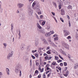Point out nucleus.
I'll use <instances>...</instances> for the list:
<instances>
[{
    "instance_id": "2eb2a0df",
    "label": "nucleus",
    "mask_w": 78,
    "mask_h": 78,
    "mask_svg": "<svg viewBox=\"0 0 78 78\" xmlns=\"http://www.w3.org/2000/svg\"><path fill=\"white\" fill-rule=\"evenodd\" d=\"M39 73V71H38V70H36L35 71V73H34V75H33V76H35L36 74H37V75Z\"/></svg>"
},
{
    "instance_id": "052dcab7",
    "label": "nucleus",
    "mask_w": 78,
    "mask_h": 78,
    "mask_svg": "<svg viewBox=\"0 0 78 78\" xmlns=\"http://www.w3.org/2000/svg\"><path fill=\"white\" fill-rule=\"evenodd\" d=\"M47 72L48 73L50 72H51V69H50L49 70L47 71Z\"/></svg>"
},
{
    "instance_id": "1a4fd4ad",
    "label": "nucleus",
    "mask_w": 78,
    "mask_h": 78,
    "mask_svg": "<svg viewBox=\"0 0 78 78\" xmlns=\"http://www.w3.org/2000/svg\"><path fill=\"white\" fill-rule=\"evenodd\" d=\"M52 58V57L46 56L45 57V59H47V60H50Z\"/></svg>"
},
{
    "instance_id": "4be33fe9",
    "label": "nucleus",
    "mask_w": 78,
    "mask_h": 78,
    "mask_svg": "<svg viewBox=\"0 0 78 78\" xmlns=\"http://www.w3.org/2000/svg\"><path fill=\"white\" fill-rule=\"evenodd\" d=\"M41 41H43L45 39L44 38V37H43L42 36L41 37Z\"/></svg>"
},
{
    "instance_id": "5fc2aeb1",
    "label": "nucleus",
    "mask_w": 78,
    "mask_h": 78,
    "mask_svg": "<svg viewBox=\"0 0 78 78\" xmlns=\"http://www.w3.org/2000/svg\"><path fill=\"white\" fill-rule=\"evenodd\" d=\"M52 65H53L54 66H55V64H56V62H52Z\"/></svg>"
},
{
    "instance_id": "412c9836",
    "label": "nucleus",
    "mask_w": 78,
    "mask_h": 78,
    "mask_svg": "<svg viewBox=\"0 0 78 78\" xmlns=\"http://www.w3.org/2000/svg\"><path fill=\"white\" fill-rule=\"evenodd\" d=\"M55 60H58V59H59V57H58L57 56H55Z\"/></svg>"
},
{
    "instance_id": "cd10ccee",
    "label": "nucleus",
    "mask_w": 78,
    "mask_h": 78,
    "mask_svg": "<svg viewBox=\"0 0 78 78\" xmlns=\"http://www.w3.org/2000/svg\"><path fill=\"white\" fill-rule=\"evenodd\" d=\"M72 39V37L70 36H69L67 37V39Z\"/></svg>"
},
{
    "instance_id": "a211bd4d",
    "label": "nucleus",
    "mask_w": 78,
    "mask_h": 78,
    "mask_svg": "<svg viewBox=\"0 0 78 78\" xmlns=\"http://www.w3.org/2000/svg\"><path fill=\"white\" fill-rule=\"evenodd\" d=\"M37 27L38 28H39V29H41V28H42V27H41L40 26V25H39V23H37Z\"/></svg>"
},
{
    "instance_id": "13d9d810",
    "label": "nucleus",
    "mask_w": 78,
    "mask_h": 78,
    "mask_svg": "<svg viewBox=\"0 0 78 78\" xmlns=\"http://www.w3.org/2000/svg\"><path fill=\"white\" fill-rule=\"evenodd\" d=\"M47 67L46 68L47 70H50V68H49V67Z\"/></svg>"
},
{
    "instance_id": "8fccbe9b",
    "label": "nucleus",
    "mask_w": 78,
    "mask_h": 78,
    "mask_svg": "<svg viewBox=\"0 0 78 78\" xmlns=\"http://www.w3.org/2000/svg\"><path fill=\"white\" fill-rule=\"evenodd\" d=\"M60 65L61 66H63V63H61L60 64Z\"/></svg>"
},
{
    "instance_id": "7c9ffc66",
    "label": "nucleus",
    "mask_w": 78,
    "mask_h": 78,
    "mask_svg": "<svg viewBox=\"0 0 78 78\" xmlns=\"http://www.w3.org/2000/svg\"><path fill=\"white\" fill-rule=\"evenodd\" d=\"M58 7H59V9H61V4H60L58 5Z\"/></svg>"
},
{
    "instance_id": "dca6fc26",
    "label": "nucleus",
    "mask_w": 78,
    "mask_h": 78,
    "mask_svg": "<svg viewBox=\"0 0 78 78\" xmlns=\"http://www.w3.org/2000/svg\"><path fill=\"white\" fill-rule=\"evenodd\" d=\"M75 66L74 67V69H77V68H78V63H76L75 64Z\"/></svg>"
},
{
    "instance_id": "a18cd8bd",
    "label": "nucleus",
    "mask_w": 78,
    "mask_h": 78,
    "mask_svg": "<svg viewBox=\"0 0 78 78\" xmlns=\"http://www.w3.org/2000/svg\"><path fill=\"white\" fill-rule=\"evenodd\" d=\"M31 57L32 58H33V59H35V57H34V56L32 55H31Z\"/></svg>"
},
{
    "instance_id": "f3484780",
    "label": "nucleus",
    "mask_w": 78,
    "mask_h": 78,
    "mask_svg": "<svg viewBox=\"0 0 78 78\" xmlns=\"http://www.w3.org/2000/svg\"><path fill=\"white\" fill-rule=\"evenodd\" d=\"M52 3H53V5L56 8L57 7V5H56V2H53Z\"/></svg>"
},
{
    "instance_id": "c03bdc74",
    "label": "nucleus",
    "mask_w": 78,
    "mask_h": 78,
    "mask_svg": "<svg viewBox=\"0 0 78 78\" xmlns=\"http://www.w3.org/2000/svg\"><path fill=\"white\" fill-rule=\"evenodd\" d=\"M69 25V27H71V24H70V21L69 22V23H68Z\"/></svg>"
},
{
    "instance_id": "37998d69",
    "label": "nucleus",
    "mask_w": 78,
    "mask_h": 78,
    "mask_svg": "<svg viewBox=\"0 0 78 78\" xmlns=\"http://www.w3.org/2000/svg\"><path fill=\"white\" fill-rule=\"evenodd\" d=\"M51 34H54V33H55V32L53 30H52L51 31Z\"/></svg>"
},
{
    "instance_id": "2f4dec72",
    "label": "nucleus",
    "mask_w": 78,
    "mask_h": 78,
    "mask_svg": "<svg viewBox=\"0 0 78 78\" xmlns=\"http://www.w3.org/2000/svg\"><path fill=\"white\" fill-rule=\"evenodd\" d=\"M48 42L51 41V38H49L48 40Z\"/></svg>"
},
{
    "instance_id": "f8f14e48",
    "label": "nucleus",
    "mask_w": 78,
    "mask_h": 78,
    "mask_svg": "<svg viewBox=\"0 0 78 78\" xmlns=\"http://www.w3.org/2000/svg\"><path fill=\"white\" fill-rule=\"evenodd\" d=\"M6 72L8 75H9V69L7 68L6 69Z\"/></svg>"
},
{
    "instance_id": "a878e982",
    "label": "nucleus",
    "mask_w": 78,
    "mask_h": 78,
    "mask_svg": "<svg viewBox=\"0 0 78 78\" xmlns=\"http://www.w3.org/2000/svg\"><path fill=\"white\" fill-rule=\"evenodd\" d=\"M36 2H34L33 4H32V6L33 7H34V5H36Z\"/></svg>"
},
{
    "instance_id": "4468645a",
    "label": "nucleus",
    "mask_w": 78,
    "mask_h": 78,
    "mask_svg": "<svg viewBox=\"0 0 78 78\" xmlns=\"http://www.w3.org/2000/svg\"><path fill=\"white\" fill-rule=\"evenodd\" d=\"M50 32L47 33L45 34V36H46V37H48V36H50Z\"/></svg>"
},
{
    "instance_id": "9d476101",
    "label": "nucleus",
    "mask_w": 78,
    "mask_h": 78,
    "mask_svg": "<svg viewBox=\"0 0 78 78\" xmlns=\"http://www.w3.org/2000/svg\"><path fill=\"white\" fill-rule=\"evenodd\" d=\"M49 43L50 44H51V45H52V46H54V47H57V46L55 45L54 43H52V42L51 41L49 42Z\"/></svg>"
},
{
    "instance_id": "338daca9",
    "label": "nucleus",
    "mask_w": 78,
    "mask_h": 78,
    "mask_svg": "<svg viewBox=\"0 0 78 78\" xmlns=\"http://www.w3.org/2000/svg\"><path fill=\"white\" fill-rule=\"evenodd\" d=\"M19 12H19V10H18L16 12V13H17V14H18V13H19Z\"/></svg>"
},
{
    "instance_id": "423d86ee",
    "label": "nucleus",
    "mask_w": 78,
    "mask_h": 78,
    "mask_svg": "<svg viewBox=\"0 0 78 78\" xmlns=\"http://www.w3.org/2000/svg\"><path fill=\"white\" fill-rule=\"evenodd\" d=\"M69 71H66L65 74L63 73V75L65 76H67L69 75Z\"/></svg>"
},
{
    "instance_id": "6ab92c4d",
    "label": "nucleus",
    "mask_w": 78,
    "mask_h": 78,
    "mask_svg": "<svg viewBox=\"0 0 78 78\" xmlns=\"http://www.w3.org/2000/svg\"><path fill=\"white\" fill-rule=\"evenodd\" d=\"M43 42L44 44H47V43H48V42H47V41H46L45 39L44 41H43Z\"/></svg>"
},
{
    "instance_id": "4d7b16f0",
    "label": "nucleus",
    "mask_w": 78,
    "mask_h": 78,
    "mask_svg": "<svg viewBox=\"0 0 78 78\" xmlns=\"http://www.w3.org/2000/svg\"><path fill=\"white\" fill-rule=\"evenodd\" d=\"M2 6V2L0 1V8H1Z\"/></svg>"
},
{
    "instance_id": "393cba45",
    "label": "nucleus",
    "mask_w": 78,
    "mask_h": 78,
    "mask_svg": "<svg viewBox=\"0 0 78 78\" xmlns=\"http://www.w3.org/2000/svg\"><path fill=\"white\" fill-rule=\"evenodd\" d=\"M39 43H38V42L36 41L35 42V45L36 46H37L38 45V44Z\"/></svg>"
},
{
    "instance_id": "20e7f679",
    "label": "nucleus",
    "mask_w": 78,
    "mask_h": 78,
    "mask_svg": "<svg viewBox=\"0 0 78 78\" xmlns=\"http://www.w3.org/2000/svg\"><path fill=\"white\" fill-rule=\"evenodd\" d=\"M18 8L19 9H20L22 8L23 6H24V5L23 4H22L21 3H19L18 4Z\"/></svg>"
},
{
    "instance_id": "4c0bfd02",
    "label": "nucleus",
    "mask_w": 78,
    "mask_h": 78,
    "mask_svg": "<svg viewBox=\"0 0 78 78\" xmlns=\"http://www.w3.org/2000/svg\"><path fill=\"white\" fill-rule=\"evenodd\" d=\"M59 57L60 58H61V59H62V60H64V59H63L62 57L61 56V55H59Z\"/></svg>"
},
{
    "instance_id": "3c124183",
    "label": "nucleus",
    "mask_w": 78,
    "mask_h": 78,
    "mask_svg": "<svg viewBox=\"0 0 78 78\" xmlns=\"http://www.w3.org/2000/svg\"><path fill=\"white\" fill-rule=\"evenodd\" d=\"M50 25H49L47 27V29H48V30L50 29Z\"/></svg>"
},
{
    "instance_id": "c85d7f7f",
    "label": "nucleus",
    "mask_w": 78,
    "mask_h": 78,
    "mask_svg": "<svg viewBox=\"0 0 78 78\" xmlns=\"http://www.w3.org/2000/svg\"><path fill=\"white\" fill-rule=\"evenodd\" d=\"M46 23V22L45 21L43 22L42 23V25H45V24Z\"/></svg>"
},
{
    "instance_id": "680f3d73",
    "label": "nucleus",
    "mask_w": 78,
    "mask_h": 78,
    "mask_svg": "<svg viewBox=\"0 0 78 78\" xmlns=\"http://www.w3.org/2000/svg\"><path fill=\"white\" fill-rule=\"evenodd\" d=\"M41 69V67L38 68V70L39 71H40Z\"/></svg>"
},
{
    "instance_id": "9b49d317",
    "label": "nucleus",
    "mask_w": 78,
    "mask_h": 78,
    "mask_svg": "<svg viewBox=\"0 0 78 78\" xmlns=\"http://www.w3.org/2000/svg\"><path fill=\"white\" fill-rule=\"evenodd\" d=\"M34 10H36V9H37L38 10V11H40V9H39V8L37 6L35 7H34Z\"/></svg>"
},
{
    "instance_id": "864d4df0",
    "label": "nucleus",
    "mask_w": 78,
    "mask_h": 78,
    "mask_svg": "<svg viewBox=\"0 0 78 78\" xmlns=\"http://www.w3.org/2000/svg\"><path fill=\"white\" fill-rule=\"evenodd\" d=\"M43 78H45V74H44L43 75Z\"/></svg>"
},
{
    "instance_id": "ea45409f",
    "label": "nucleus",
    "mask_w": 78,
    "mask_h": 78,
    "mask_svg": "<svg viewBox=\"0 0 78 78\" xmlns=\"http://www.w3.org/2000/svg\"><path fill=\"white\" fill-rule=\"evenodd\" d=\"M67 69H68V68L67 67H66L65 68V71H66V70H67Z\"/></svg>"
},
{
    "instance_id": "473e14b6",
    "label": "nucleus",
    "mask_w": 78,
    "mask_h": 78,
    "mask_svg": "<svg viewBox=\"0 0 78 78\" xmlns=\"http://www.w3.org/2000/svg\"><path fill=\"white\" fill-rule=\"evenodd\" d=\"M3 45L5 47V48H6V47L7 44H6L5 43H3Z\"/></svg>"
},
{
    "instance_id": "a19ab883",
    "label": "nucleus",
    "mask_w": 78,
    "mask_h": 78,
    "mask_svg": "<svg viewBox=\"0 0 78 78\" xmlns=\"http://www.w3.org/2000/svg\"><path fill=\"white\" fill-rule=\"evenodd\" d=\"M47 53L48 54H51V52H50V51H48L47 52Z\"/></svg>"
},
{
    "instance_id": "f257e3e1",
    "label": "nucleus",
    "mask_w": 78,
    "mask_h": 78,
    "mask_svg": "<svg viewBox=\"0 0 78 78\" xmlns=\"http://www.w3.org/2000/svg\"><path fill=\"white\" fill-rule=\"evenodd\" d=\"M15 71L16 73H19L20 72L19 76H20V77H21L22 76V71H21V70H20V67H18L16 68Z\"/></svg>"
},
{
    "instance_id": "72a5a7b5",
    "label": "nucleus",
    "mask_w": 78,
    "mask_h": 78,
    "mask_svg": "<svg viewBox=\"0 0 78 78\" xmlns=\"http://www.w3.org/2000/svg\"><path fill=\"white\" fill-rule=\"evenodd\" d=\"M60 19L61 21L62 22H64V20H63V19L62 18H60Z\"/></svg>"
},
{
    "instance_id": "de8ad7c7",
    "label": "nucleus",
    "mask_w": 78,
    "mask_h": 78,
    "mask_svg": "<svg viewBox=\"0 0 78 78\" xmlns=\"http://www.w3.org/2000/svg\"><path fill=\"white\" fill-rule=\"evenodd\" d=\"M58 37H56L55 38V41H58Z\"/></svg>"
},
{
    "instance_id": "58836bf2",
    "label": "nucleus",
    "mask_w": 78,
    "mask_h": 78,
    "mask_svg": "<svg viewBox=\"0 0 78 78\" xmlns=\"http://www.w3.org/2000/svg\"><path fill=\"white\" fill-rule=\"evenodd\" d=\"M68 56L69 59H70V58H71V56H70V55L69 54H68Z\"/></svg>"
},
{
    "instance_id": "69168bd1",
    "label": "nucleus",
    "mask_w": 78,
    "mask_h": 78,
    "mask_svg": "<svg viewBox=\"0 0 78 78\" xmlns=\"http://www.w3.org/2000/svg\"><path fill=\"white\" fill-rule=\"evenodd\" d=\"M2 75H3L2 73V72H0V76Z\"/></svg>"
},
{
    "instance_id": "ddd939ff",
    "label": "nucleus",
    "mask_w": 78,
    "mask_h": 78,
    "mask_svg": "<svg viewBox=\"0 0 78 78\" xmlns=\"http://www.w3.org/2000/svg\"><path fill=\"white\" fill-rule=\"evenodd\" d=\"M61 14L62 15H64V14H65V11H64V9H62L61 10Z\"/></svg>"
},
{
    "instance_id": "0eeeda50",
    "label": "nucleus",
    "mask_w": 78,
    "mask_h": 78,
    "mask_svg": "<svg viewBox=\"0 0 78 78\" xmlns=\"http://www.w3.org/2000/svg\"><path fill=\"white\" fill-rule=\"evenodd\" d=\"M59 51L61 52V53H62V54H63L64 55H66V53L64 51H63V50H62L61 49H60L59 50Z\"/></svg>"
},
{
    "instance_id": "6e6552de",
    "label": "nucleus",
    "mask_w": 78,
    "mask_h": 78,
    "mask_svg": "<svg viewBox=\"0 0 78 78\" xmlns=\"http://www.w3.org/2000/svg\"><path fill=\"white\" fill-rule=\"evenodd\" d=\"M40 32L43 34H44L45 33V30L44 29H42L40 30Z\"/></svg>"
},
{
    "instance_id": "49530a36",
    "label": "nucleus",
    "mask_w": 78,
    "mask_h": 78,
    "mask_svg": "<svg viewBox=\"0 0 78 78\" xmlns=\"http://www.w3.org/2000/svg\"><path fill=\"white\" fill-rule=\"evenodd\" d=\"M43 70H44V68H42L41 69L40 71L41 72H43Z\"/></svg>"
},
{
    "instance_id": "c756f323",
    "label": "nucleus",
    "mask_w": 78,
    "mask_h": 78,
    "mask_svg": "<svg viewBox=\"0 0 78 78\" xmlns=\"http://www.w3.org/2000/svg\"><path fill=\"white\" fill-rule=\"evenodd\" d=\"M64 66H67V62H64Z\"/></svg>"
},
{
    "instance_id": "774afa93",
    "label": "nucleus",
    "mask_w": 78,
    "mask_h": 78,
    "mask_svg": "<svg viewBox=\"0 0 78 78\" xmlns=\"http://www.w3.org/2000/svg\"><path fill=\"white\" fill-rule=\"evenodd\" d=\"M38 14H41V12H38Z\"/></svg>"
},
{
    "instance_id": "e2e57ef3",
    "label": "nucleus",
    "mask_w": 78,
    "mask_h": 78,
    "mask_svg": "<svg viewBox=\"0 0 78 78\" xmlns=\"http://www.w3.org/2000/svg\"><path fill=\"white\" fill-rule=\"evenodd\" d=\"M58 70H59L61 71V68L59 67L58 68Z\"/></svg>"
},
{
    "instance_id": "bb28decb",
    "label": "nucleus",
    "mask_w": 78,
    "mask_h": 78,
    "mask_svg": "<svg viewBox=\"0 0 78 78\" xmlns=\"http://www.w3.org/2000/svg\"><path fill=\"white\" fill-rule=\"evenodd\" d=\"M10 56L12 57V56L13 55V51H12L11 52V53H10Z\"/></svg>"
},
{
    "instance_id": "b1692460",
    "label": "nucleus",
    "mask_w": 78,
    "mask_h": 78,
    "mask_svg": "<svg viewBox=\"0 0 78 78\" xmlns=\"http://www.w3.org/2000/svg\"><path fill=\"white\" fill-rule=\"evenodd\" d=\"M68 9H72V7L71 5H69L67 7Z\"/></svg>"
},
{
    "instance_id": "09e8293b",
    "label": "nucleus",
    "mask_w": 78,
    "mask_h": 78,
    "mask_svg": "<svg viewBox=\"0 0 78 78\" xmlns=\"http://www.w3.org/2000/svg\"><path fill=\"white\" fill-rule=\"evenodd\" d=\"M51 75V73H50L49 74H48L47 75V76H48V77H49V76H50Z\"/></svg>"
},
{
    "instance_id": "7ed1b4c3",
    "label": "nucleus",
    "mask_w": 78,
    "mask_h": 78,
    "mask_svg": "<svg viewBox=\"0 0 78 78\" xmlns=\"http://www.w3.org/2000/svg\"><path fill=\"white\" fill-rule=\"evenodd\" d=\"M63 45H64L66 48V49H67L68 50L69 49V44H67V43H64L63 44Z\"/></svg>"
},
{
    "instance_id": "e433bc0d",
    "label": "nucleus",
    "mask_w": 78,
    "mask_h": 78,
    "mask_svg": "<svg viewBox=\"0 0 78 78\" xmlns=\"http://www.w3.org/2000/svg\"><path fill=\"white\" fill-rule=\"evenodd\" d=\"M19 33L18 34V35H19L20 37H21V35H20V31L19 30Z\"/></svg>"
},
{
    "instance_id": "603ef678",
    "label": "nucleus",
    "mask_w": 78,
    "mask_h": 78,
    "mask_svg": "<svg viewBox=\"0 0 78 78\" xmlns=\"http://www.w3.org/2000/svg\"><path fill=\"white\" fill-rule=\"evenodd\" d=\"M35 56H36V57H38V54H36L35 55Z\"/></svg>"
},
{
    "instance_id": "39448f33",
    "label": "nucleus",
    "mask_w": 78,
    "mask_h": 78,
    "mask_svg": "<svg viewBox=\"0 0 78 78\" xmlns=\"http://www.w3.org/2000/svg\"><path fill=\"white\" fill-rule=\"evenodd\" d=\"M64 33H65L64 36H67L69 34V33L67 30H64Z\"/></svg>"
},
{
    "instance_id": "0e129e2a",
    "label": "nucleus",
    "mask_w": 78,
    "mask_h": 78,
    "mask_svg": "<svg viewBox=\"0 0 78 78\" xmlns=\"http://www.w3.org/2000/svg\"><path fill=\"white\" fill-rule=\"evenodd\" d=\"M32 53H35V52H34V50L32 51Z\"/></svg>"
},
{
    "instance_id": "f704fd0d",
    "label": "nucleus",
    "mask_w": 78,
    "mask_h": 78,
    "mask_svg": "<svg viewBox=\"0 0 78 78\" xmlns=\"http://www.w3.org/2000/svg\"><path fill=\"white\" fill-rule=\"evenodd\" d=\"M32 60H30V66H32Z\"/></svg>"
},
{
    "instance_id": "c9c22d12",
    "label": "nucleus",
    "mask_w": 78,
    "mask_h": 78,
    "mask_svg": "<svg viewBox=\"0 0 78 78\" xmlns=\"http://www.w3.org/2000/svg\"><path fill=\"white\" fill-rule=\"evenodd\" d=\"M39 63L36 62V66H39Z\"/></svg>"
},
{
    "instance_id": "aec40b11",
    "label": "nucleus",
    "mask_w": 78,
    "mask_h": 78,
    "mask_svg": "<svg viewBox=\"0 0 78 78\" xmlns=\"http://www.w3.org/2000/svg\"><path fill=\"white\" fill-rule=\"evenodd\" d=\"M10 57H12L10 55V53H9L7 57V59H10Z\"/></svg>"
},
{
    "instance_id": "f03ea898",
    "label": "nucleus",
    "mask_w": 78,
    "mask_h": 78,
    "mask_svg": "<svg viewBox=\"0 0 78 78\" xmlns=\"http://www.w3.org/2000/svg\"><path fill=\"white\" fill-rule=\"evenodd\" d=\"M28 13L30 16H31L32 14L33 13V10L31 9H28Z\"/></svg>"
},
{
    "instance_id": "bf43d9fd",
    "label": "nucleus",
    "mask_w": 78,
    "mask_h": 78,
    "mask_svg": "<svg viewBox=\"0 0 78 78\" xmlns=\"http://www.w3.org/2000/svg\"><path fill=\"white\" fill-rule=\"evenodd\" d=\"M67 17L68 19H70V17H69V15L67 16Z\"/></svg>"
},
{
    "instance_id": "5701e85b",
    "label": "nucleus",
    "mask_w": 78,
    "mask_h": 78,
    "mask_svg": "<svg viewBox=\"0 0 78 78\" xmlns=\"http://www.w3.org/2000/svg\"><path fill=\"white\" fill-rule=\"evenodd\" d=\"M20 48L21 50H23V49H24V46H23V45H22L21 46Z\"/></svg>"
},
{
    "instance_id": "79ce46f5",
    "label": "nucleus",
    "mask_w": 78,
    "mask_h": 78,
    "mask_svg": "<svg viewBox=\"0 0 78 78\" xmlns=\"http://www.w3.org/2000/svg\"><path fill=\"white\" fill-rule=\"evenodd\" d=\"M41 75L40 74L38 76V78H41Z\"/></svg>"
},
{
    "instance_id": "6e6d98bb",
    "label": "nucleus",
    "mask_w": 78,
    "mask_h": 78,
    "mask_svg": "<svg viewBox=\"0 0 78 78\" xmlns=\"http://www.w3.org/2000/svg\"><path fill=\"white\" fill-rule=\"evenodd\" d=\"M51 13L53 15V16H55V13L54 12H51Z\"/></svg>"
}]
</instances>
